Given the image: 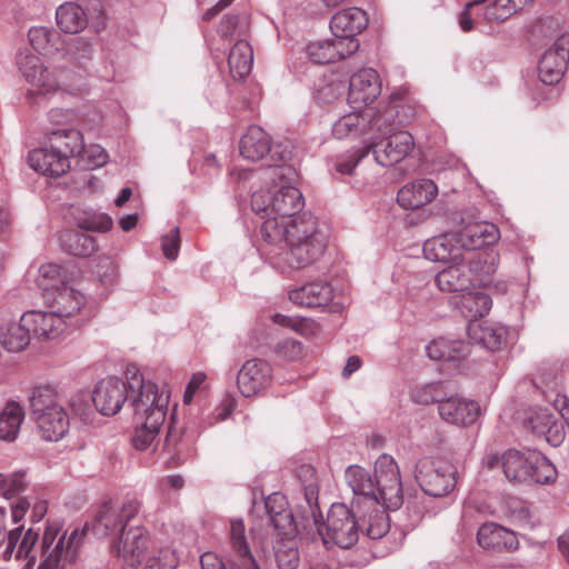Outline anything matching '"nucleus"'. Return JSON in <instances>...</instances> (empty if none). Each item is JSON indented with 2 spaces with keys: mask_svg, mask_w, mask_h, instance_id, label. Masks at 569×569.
I'll list each match as a JSON object with an SVG mask.
<instances>
[{
  "mask_svg": "<svg viewBox=\"0 0 569 569\" xmlns=\"http://www.w3.org/2000/svg\"><path fill=\"white\" fill-rule=\"evenodd\" d=\"M390 109L382 113L386 122L382 123L381 131H373L369 143L348 158L336 161L335 168L339 173L351 174L356 166L370 152L373 153L377 163L389 167L400 162L413 149V138L408 131L392 132V118L397 117L399 122L405 123L419 116L422 108L412 98L407 86H401L390 93Z\"/></svg>",
  "mask_w": 569,
  "mask_h": 569,
  "instance_id": "obj_1",
  "label": "nucleus"
},
{
  "mask_svg": "<svg viewBox=\"0 0 569 569\" xmlns=\"http://www.w3.org/2000/svg\"><path fill=\"white\" fill-rule=\"evenodd\" d=\"M260 233L266 243L283 250L278 256L291 269H303L315 263L326 249L318 220L309 212L296 214L282 223L262 221Z\"/></svg>",
  "mask_w": 569,
  "mask_h": 569,
  "instance_id": "obj_2",
  "label": "nucleus"
},
{
  "mask_svg": "<svg viewBox=\"0 0 569 569\" xmlns=\"http://www.w3.org/2000/svg\"><path fill=\"white\" fill-rule=\"evenodd\" d=\"M284 170L279 166L270 169L267 173L268 188L254 191L251 197L252 210L263 221L286 222L303 207L302 193L286 181Z\"/></svg>",
  "mask_w": 569,
  "mask_h": 569,
  "instance_id": "obj_3",
  "label": "nucleus"
},
{
  "mask_svg": "<svg viewBox=\"0 0 569 569\" xmlns=\"http://www.w3.org/2000/svg\"><path fill=\"white\" fill-rule=\"evenodd\" d=\"M489 469L502 467L508 481L515 483H540L553 482L557 477L555 466L540 452L535 450L519 451L507 450L501 457L489 456L486 460Z\"/></svg>",
  "mask_w": 569,
  "mask_h": 569,
  "instance_id": "obj_4",
  "label": "nucleus"
},
{
  "mask_svg": "<svg viewBox=\"0 0 569 569\" xmlns=\"http://www.w3.org/2000/svg\"><path fill=\"white\" fill-rule=\"evenodd\" d=\"M61 530L60 522L48 523L41 543L42 561L38 569H60L64 563L77 559L84 536L83 531L74 529L68 536L67 531L61 532Z\"/></svg>",
  "mask_w": 569,
  "mask_h": 569,
  "instance_id": "obj_5",
  "label": "nucleus"
},
{
  "mask_svg": "<svg viewBox=\"0 0 569 569\" xmlns=\"http://www.w3.org/2000/svg\"><path fill=\"white\" fill-rule=\"evenodd\" d=\"M18 67L21 76L28 83L27 98L34 102L39 98H50L62 90L59 73L50 69L42 59L32 53H20Z\"/></svg>",
  "mask_w": 569,
  "mask_h": 569,
  "instance_id": "obj_6",
  "label": "nucleus"
},
{
  "mask_svg": "<svg viewBox=\"0 0 569 569\" xmlns=\"http://www.w3.org/2000/svg\"><path fill=\"white\" fill-rule=\"evenodd\" d=\"M129 400L137 419H147L153 411L161 409L167 416L170 392L166 388L159 391L156 383L146 381L137 370H127Z\"/></svg>",
  "mask_w": 569,
  "mask_h": 569,
  "instance_id": "obj_7",
  "label": "nucleus"
},
{
  "mask_svg": "<svg viewBox=\"0 0 569 569\" xmlns=\"http://www.w3.org/2000/svg\"><path fill=\"white\" fill-rule=\"evenodd\" d=\"M490 256L485 253H469L465 254L458 261H452L450 264L438 272L436 283L441 291L457 292L463 291L472 283L473 276L477 273H490L491 267L487 264Z\"/></svg>",
  "mask_w": 569,
  "mask_h": 569,
  "instance_id": "obj_8",
  "label": "nucleus"
},
{
  "mask_svg": "<svg viewBox=\"0 0 569 569\" xmlns=\"http://www.w3.org/2000/svg\"><path fill=\"white\" fill-rule=\"evenodd\" d=\"M456 467L446 459H421L416 469V479L429 496L442 497L456 486Z\"/></svg>",
  "mask_w": 569,
  "mask_h": 569,
  "instance_id": "obj_9",
  "label": "nucleus"
},
{
  "mask_svg": "<svg viewBox=\"0 0 569 569\" xmlns=\"http://www.w3.org/2000/svg\"><path fill=\"white\" fill-rule=\"evenodd\" d=\"M326 531L319 528L325 545H336L348 549L359 538L358 522L356 515L345 503H333L328 512L327 521L323 525Z\"/></svg>",
  "mask_w": 569,
  "mask_h": 569,
  "instance_id": "obj_10",
  "label": "nucleus"
},
{
  "mask_svg": "<svg viewBox=\"0 0 569 569\" xmlns=\"http://www.w3.org/2000/svg\"><path fill=\"white\" fill-rule=\"evenodd\" d=\"M375 487L378 503L398 509L403 501L400 471L396 460L389 455H381L375 462Z\"/></svg>",
  "mask_w": 569,
  "mask_h": 569,
  "instance_id": "obj_11",
  "label": "nucleus"
},
{
  "mask_svg": "<svg viewBox=\"0 0 569 569\" xmlns=\"http://www.w3.org/2000/svg\"><path fill=\"white\" fill-rule=\"evenodd\" d=\"M456 243L459 244L462 254L485 253L490 256L486 267L495 270V254L491 251H481L483 247L493 244L499 238V231L493 223L486 221L468 222L458 233H453ZM485 266V263H481Z\"/></svg>",
  "mask_w": 569,
  "mask_h": 569,
  "instance_id": "obj_12",
  "label": "nucleus"
},
{
  "mask_svg": "<svg viewBox=\"0 0 569 569\" xmlns=\"http://www.w3.org/2000/svg\"><path fill=\"white\" fill-rule=\"evenodd\" d=\"M230 546L237 557L231 569H259L249 550L246 527L241 519L230 521ZM200 561L202 569H226L222 560L212 552L203 553Z\"/></svg>",
  "mask_w": 569,
  "mask_h": 569,
  "instance_id": "obj_13",
  "label": "nucleus"
},
{
  "mask_svg": "<svg viewBox=\"0 0 569 569\" xmlns=\"http://www.w3.org/2000/svg\"><path fill=\"white\" fill-rule=\"evenodd\" d=\"M382 122H386L382 112L367 108L362 112H352L339 118L332 126V134L336 139L357 138L373 131H381Z\"/></svg>",
  "mask_w": 569,
  "mask_h": 569,
  "instance_id": "obj_14",
  "label": "nucleus"
},
{
  "mask_svg": "<svg viewBox=\"0 0 569 569\" xmlns=\"http://www.w3.org/2000/svg\"><path fill=\"white\" fill-rule=\"evenodd\" d=\"M129 399V382L114 377H108L98 382L93 390L92 402L101 415H117L126 400Z\"/></svg>",
  "mask_w": 569,
  "mask_h": 569,
  "instance_id": "obj_15",
  "label": "nucleus"
},
{
  "mask_svg": "<svg viewBox=\"0 0 569 569\" xmlns=\"http://www.w3.org/2000/svg\"><path fill=\"white\" fill-rule=\"evenodd\" d=\"M47 308L58 315L64 322L77 316L86 305V296L74 287L62 282L52 284L46 299Z\"/></svg>",
  "mask_w": 569,
  "mask_h": 569,
  "instance_id": "obj_16",
  "label": "nucleus"
},
{
  "mask_svg": "<svg viewBox=\"0 0 569 569\" xmlns=\"http://www.w3.org/2000/svg\"><path fill=\"white\" fill-rule=\"evenodd\" d=\"M272 382V368L262 359L247 360L237 375V387L243 397L259 395Z\"/></svg>",
  "mask_w": 569,
  "mask_h": 569,
  "instance_id": "obj_17",
  "label": "nucleus"
},
{
  "mask_svg": "<svg viewBox=\"0 0 569 569\" xmlns=\"http://www.w3.org/2000/svg\"><path fill=\"white\" fill-rule=\"evenodd\" d=\"M569 60V34L559 37L542 56L539 63V77L546 84L558 83L567 69Z\"/></svg>",
  "mask_w": 569,
  "mask_h": 569,
  "instance_id": "obj_18",
  "label": "nucleus"
},
{
  "mask_svg": "<svg viewBox=\"0 0 569 569\" xmlns=\"http://www.w3.org/2000/svg\"><path fill=\"white\" fill-rule=\"evenodd\" d=\"M21 321L29 328L31 336L40 341L59 338L69 327L62 318L52 310H30L21 316Z\"/></svg>",
  "mask_w": 569,
  "mask_h": 569,
  "instance_id": "obj_19",
  "label": "nucleus"
},
{
  "mask_svg": "<svg viewBox=\"0 0 569 569\" xmlns=\"http://www.w3.org/2000/svg\"><path fill=\"white\" fill-rule=\"evenodd\" d=\"M381 93L379 74L372 68H363L351 76L348 100L353 108L369 106Z\"/></svg>",
  "mask_w": 569,
  "mask_h": 569,
  "instance_id": "obj_20",
  "label": "nucleus"
},
{
  "mask_svg": "<svg viewBox=\"0 0 569 569\" xmlns=\"http://www.w3.org/2000/svg\"><path fill=\"white\" fill-rule=\"evenodd\" d=\"M345 479L355 495L352 509L360 510L362 505H379L375 480L366 468L359 465L349 466L345 471Z\"/></svg>",
  "mask_w": 569,
  "mask_h": 569,
  "instance_id": "obj_21",
  "label": "nucleus"
},
{
  "mask_svg": "<svg viewBox=\"0 0 569 569\" xmlns=\"http://www.w3.org/2000/svg\"><path fill=\"white\" fill-rule=\"evenodd\" d=\"M150 545V536L141 526L122 528L117 542V552L130 566L141 563Z\"/></svg>",
  "mask_w": 569,
  "mask_h": 569,
  "instance_id": "obj_22",
  "label": "nucleus"
},
{
  "mask_svg": "<svg viewBox=\"0 0 569 569\" xmlns=\"http://www.w3.org/2000/svg\"><path fill=\"white\" fill-rule=\"evenodd\" d=\"M438 411L446 422L455 426L472 425L481 413L477 401L460 397H445L438 406Z\"/></svg>",
  "mask_w": 569,
  "mask_h": 569,
  "instance_id": "obj_23",
  "label": "nucleus"
},
{
  "mask_svg": "<svg viewBox=\"0 0 569 569\" xmlns=\"http://www.w3.org/2000/svg\"><path fill=\"white\" fill-rule=\"evenodd\" d=\"M39 539V533L31 528L24 531L23 526H19L10 530L2 542L6 545L3 550V558L10 560L12 557L16 559H28V565L36 561V556L32 555L33 548Z\"/></svg>",
  "mask_w": 569,
  "mask_h": 569,
  "instance_id": "obj_24",
  "label": "nucleus"
},
{
  "mask_svg": "<svg viewBox=\"0 0 569 569\" xmlns=\"http://www.w3.org/2000/svg\"><path fill=\"white\" fill-rule=\"evenodd\" d=\"M531 431L543 437L553 447L559 446L565 439L563 422L548 408L537 409L528 420Z\"/></svg>",
  "mask_w": 569,
  "mask_h": 569,
  "instance_id": "obj_25",
  "label": "nucleus"
},
{
  "mask_svg": "<svg viewBox=\"0 0 569 569\" xmlns=\"http://www.w3.org/2000/svg\"><path fill=\"white\" fill-rule=\"evenodd\" d=\"M30 413L32 418L46 417L54 411H63V399L60 392L49 383L34 386L28 397Z\"/></svg>",
  "mask_w": 569,
  "mask_h": 569,
  "instance_id": "obj_26",
  "label": "nucleus"
},
{
  "mask_svg": "<svg viewBox=\"0 0 569 569\" xmlns=\"http://www.w3.org/2000/svg\"><path fill=\"white\" fill-rule=\"evenodd\" d=\"M30 413L32 418L46 417L54 411H63V399L60 392L49 383L34 386L28 397Z\"/></svg>",
  "mask_w": 569,
  "mask_h": 569,
  "instance_id": "obj_27",
  "label": "nucleus"
},
{
  "mask_svg": "<svg viewBox=\"0 0 569 569\" xmlns=\"http://www.w3.org/2000/svg\"><path fill=\"white\" fill-rule=\"evenodd\" d=\"M289 299L300 307L327 308L333 300V290L328 282L316 281L291 290Z\"/></svg>",
  "mask_w": 569,
  "mask_h": 569,
  "instance_id": "obj_28",
  "label": "nucleus"
},
{
  "mask_svg": "<svg viewBox=\"0 0 569 569\" xmlns=\"http://www.w3.org/2000/svg\"><path fill=\"white\" fill-rule=\"evenodd\" d=\"M438 193V188L429 179H420L403 186L397 196L400 207L406 210L419 209L431 202Z\"/></svg>",
  "mask_w": 569,
  "mask_h": 569,
  "instance_id": "obj_29",
  "label": "nucleus"
},
{
  "mask_svg": "<svg viewBox=\"0 0 569 569\" xmlns=\"http://www.w3.org/2000/svg\"><path fill=\"white\" fill-rule=\"evenodd\" d=\"M368 24L366 11L351 7L337 12L330 21L335 37L356 38Z\"/></svg>",
  "mask_w": 569,
  "mask_h": 569,
  "instance_id": "obj_30",
  "label": "nucleus"
},
{
  "mask_svg": "<svg viewBox=\"0 0 569 569\" xmlns=\"http://www.w3.org/2000/svg\"><path fill=\"white\" fill-rule=\"evenodd\" d=\"M28 160L33 170L47 176L59 177L70 168V161L53 150L51 146L32 150Z\"/></svg>",
  "mask_w": 569,
  "mask_h": 569,
  "instance_id": "obj_31",
  "label": "nucleus"
},
{
  "mask_svg": "<svg viewBox=\"0 0 569 569\" xmlns=\"http://www.w3.org/2000/svg\"><path fill=\"white\" fill-rule=\"evenodd\" d=\"M423 253L432 261L452 262L458 261L462 254L459 244L456 243L455 234H442L425 242Z\"/></svg>",
  "mask_w": 569,
  "mask_h": 569,
  "instance_id": "obj_32",
  "label": "nucleus"
},
{
  "mask_svg": "<svg viewBox=\"0 0 569 569\" xmlns=\"http://www.w3.org/2000/svg\"><path fill=\"white\" fill-rule=\"evenodd\" d=\"M271 149L269 134L260 127L251 126L240 140V153L250 161L261 160Z\"/></svg>",
  "mask_w": 569,
  "mask_h": 569,
  "instance_id": "obj_33",
  "label": "nucleus"
},
{
  "mask_svg": "<svg viewBox=\"0 0 569 569\" xmlns=\"http://www.w3.org/2000/svg\"><path fill=\"white\" fill-rule=\"evenodd\" d=\"M49 146L58 151L68 161L71 157L83 153L84 142L82 133L76 129H58L53 130L49 136Z\"/></svg>",
  "mask_w": 569,
  "mask_h": 569,
  "instance_id": "obj_34",
  "label": "nucleus"
},
{
  "mask_svg": "<svg viewBox=\"0 0 569 569\" xmlns=\"http://www.w3.org/2000/svg\"><path fill=\"white\" fill-rule=\"evenodd\" d=\"M38 435L46 441H59L68 432L70 421L66 410L54 411L49 416L33 418Z\"/></svg>",
  "mask_w": 569,
  "mask_h": 569,
  "instance_id": "obj_35",
  "label": "nucleus"
},
{
  "mask_svg": "<svg viewBox=\"0 0 569 569\" xmlns=\"http://www.w3.org/2000/svg\"><path fill=\"white\" fill-rule=\"evenodd\" d=\"M57 24L66 33H79L88 24V17L81 6L76 2H64L57 8Z\"/></svg>",
  "mask_w": 569,
  "mask_h": 569,
  "instance_id": "obj_36",
  "label": "nucleus"
},
{
  "mask_svg": "<svg viewBox=\"0 0 569 569\" xmlns=\"http://www.w3.org/2000/svg\"><path fill=\"white\" fill-rule=\"evenodd\" d=\"M387 510L391 509L387 508L383 503L377 506L362 505V508L357 510L361 513L363 525H367L366 533L371 539L382 538L389 531L390 525Z\"/></svg>",
  "mask_w": 569,
  "mask_h": 569,
  "instance_id": "obj_37",
  "label": "nucleus"
},
{
  "mask_svg": "<svg viewBox=\"0 0 569 569\" xmlns=\"http://www.w3.org/2000/svg\"><path fill=\"white\" fill-rule=\"evenodd\" d=\"M468 335L471 340L487 349H498L506 336V329L487 320L473 321L468 325Z\"/></svg>",
  "mask_w": 569,
  "mask_h": 569,
  "instance_id": "obj_38",
  "label": "nucleus"
},
{
  "mask_svg": "<svg viewBox=\"0 0 569 569\" xmlns=\"http://www.w3.org/2000/svg\"><path fill=\"white\" fill-rule=\"evenodd\" d=\"M26 411L18 401H8L0 411V439L11 442L19 435Z\"/></svg>",
  "mask_w": 569,
  "mask_h": 569,
  "instance_id": "obj_39",
  "label": "nucleus"
},
{
  "mask_svg": "<svg viewBox=\"0 0 569 569\" xmlns=\"http://www.w3.org/2000/svg\"><path fill=\"white\" fill-rule=\"evenodd\" d=\"M253 50L246 40H239L230 49L228 57V66L231 77L234 80L244 79L252 69Z\"/></svg>",
  "mask_w": 569,
  "mask_h": 569,
  "instance_id": "obj_40",
  "label": "nucleus"
},
{
  "mask_svg": "<svg viewBox=\"0 0 569 569\" xmlns=\"http://www.w3.org/2000/svg\"><path fill=\"white\" fill-rule=\"evenodd\" d=\"M456 306L460 313L471 323L489 312L491 309V298L481 291H469L460 297Z\"/></svg>",
  "mask_w": 569,
  "mask_h": 569,
  "instance_id": "obj_41",
  "label": "nucleus"
},
{
  "mask_svg": "<svg viewBox=\"0 0 569 569\" xmlns=\"http://www.w3.org/2000/svg\"><path fill=\"white\" fill-rule=\"evenodd\" d=\"M427 356L436 361L460 360L468 353V345L459 340L439 338L431 341L427 348Z\"/></svg>",
  "mask_w": 569,
  "mask_h": 569,
  "instance_id": "obj_42",
  "label": "nucleus"
},
{
  "mask_svg": "<svg viewBox=\"0 0 569 569\" xmlns=\"http://www.w3.org/2000/svg\"><path fill=\"white\" fill-rule=\"evenodd\" d=\"M141 426L136 429L132 445L138 450L149 448L159 435L166 418L161 409H157L147 419H137Z\"/></svg>",
  "mask_w": 569,
  "mask_h": 569,
  "instance_id": "obj_43",
  "label": "nucleus"
},
{
  "mask_svg": "<svg viewBox=\"0 0 569 569\" xmlns=\"http://www.w3.org/2000/svg\"><path fill=\"white\" fill-rule=\"evenodd\" d=\"M31 332L29 328L22 323H4L0 327V345L8 351L19 352L30 343Z\"/></svg>",
  "mask_w": 569,
  "mask_h": 569,
  "instance_id": "obj_44",
  "label": "nucleus"
},
{
  "mask_svg": "<svg viewBox=\"0 0 569 569\" xmlns=\"http://www.w3.org/2000/svg\"><path fill=\"white\" fill-rule=\"evenodd\" d=\"M60 239L62 248L76 257H89L97 250L96 239L82 232L67 230Z\"/></svg>",
  "mask_w": 569,
  "mask_h": 569,
  "instance_id": "obj_45",
  "label": "nucleus"
},
{
  "mask_svg": "<svg viewBox=\"0 0 569 569\" xmlns=\"http://www.w3.org/2000/svg\"><path fill=\"white\" fill-rule=\"evenodd\" d=\"M531 0H488L485 2L483 16L489 22L505 21Z\"/></svg>",
  "mask_w": 569,
  "mask_h": 569,
  "instance_id": "obj_46",
  "label": "nucleus"
},
{
  "mask_svg": "<svg viewBox=\"0 0 569 569\" xmlns=\"http://www.w3.org/2000/svg\"><path fill=\"white\" fill-rule=\"evenodd\" d=\"M513 539L512 535L501 526L486 523L478 530V542L483 549H501Z\"/></svg>",
  "mask_w": 569,
  "mask_h": 569,
  "instance_id": "obj_47",
  "label": "nucleus"
},
{
  "mask_svg": "<svg viewBox=\"0 0 569 569\" xmlns=\"http://www.w3.org/2000/svg\"><path fill=\"white\" fill-rule=\"evenodd\" d=\"M563 372L562 362H545L538 369L535 383L545 390H556L563 381Z\"/></svg>",
  "mask_w": 569,
  "mask_h": 569,
  "instance_id": "obj_48",
  "label": "nucleus"
},
{
  "mask_svg": "<svg viewBox=\"0 0 569 569\" xmlns=\"http://www.w3.org/2000/svg\"><path fill=\"white\" fill-rule=\"evenodd\" d=\"M29 41L31 46L41 53H51L53 49H58L56 40L60 39V34L46 27H33L29 30Z\"/></svg>",
  "mask_w": 569,
  "mask_h": 569,
  "instance_id": "obj_49",
  "label": "nucleus"
},
{
  "mask_svg": "<svg viewBox=\"0 0 569 569\" xmlns=\"http://www.w3.org/2000/svg\"><path fill=\"white\" fill-rule=\"evenodd\" d=\"M274 549L279 569H296L298 567L299 552L293 538L281 539Z\"/></svg>",
  "mask_w": 569,
  "mask_h": 569,
  "instance_id": "obj_50",
  "label": "nucleus"
},
{
  "mask_svg": "<svg viewBox=\"0 0 569 569\" xmlns=\"http://www.w3.org/2000/svg\"><path fill=\"white\" fill-rule=\"evenodd\" d=\"M307 53L310 60L318 64L339 61L338 52L335 51L331 39L311 42L307 47Z\"/></svg>",
  "mask_w": 569,
  "mask_h": 569,
  "instance_id": "obj_51",
  "label": "nucleus"
},
{
  "mask_svg": "<svg viewBox=\"0 0 569 569\" xmlns=\"http://www.w3.org/2000/svg\"><path fill=\"white\" fill-rule=\"evenodd\" d=\"M445 397L446 392L443 391V385L441 382L429 383L416 388L411 392L412 400L419 405H430L437 402L439 406L440 401L443 400Z\"/></svg>",
  "mask_w": 569,
  "mask_h": 569,
  "instance_id": "obj_52",
  "label": "nucleus"
},
{
  "mask_svg": "<svg viewBox=\"0 0 569 569\" xmlns=\"http://www.w3.org/2000/svg\"><path fill=\"white\" fill-rule=\"evenodd\" d=\"M122 528H126V526H123L122 520H120L118 511L109 506H104L96 520L97 532L104 535L112 533L117 530L122 532Z\"/></svg>",
  "mask_w": 569,
  "mask_h": 569,
  "instance_id": "obj_53",
  "label": "nucleus"
},
{
  "mask_svg": "<svg viewBox=\"0 0 569 569\" xmlns=\"http://www.w3.org/2000/svg\"><path fill=\"white\" fill-rule=\"evenodd\" d=\"M27 488L26 473L22 471L13 472L10 476L0 473V493L6 498H11Z\"/></svg>",
  "mask_w": 569,
  "mask_h": 569,
  "instance_id": "obj_54",
  "label": "nucleus"
},
{
  "mask_svg": "<svg viewBox=\"0 0 569 569\" xmlns=\"http://www.w3.org/2000/svg\"><path fill=\"white\" fill-rule=\"evenodd\" d=\"M79 228L88 231L106 232L112 227V219L106 213L89 212L78 218Z\"/></svg>",
  "mask_w": 569,
  "mask_h": 569,
  "instance_id": "obj_55",
  "label": "nucleus"
},
{
  "mask_svg": "<svg viewBox=\"0 0 569 569\" xmlns=\"http://www.w3.org/2000/svg\"><path fill=\"white\" fill-rule=\"evenodd\" d=\"M178 557L170 548H161L148 558L144 569H176Z\"/></svg>",
  "mask_w": 569,
  "mask_h": 569,
  "instance_id": "obj_56",
  "label": "nucleus"
},
{
  "mask_svg": "<svg viewBox=\"0 0 569 569\" xmlns=\"http://www.w3.org/2000/svg\"><path fill=\"white\" fill-rule=\"evenodd\" d=\"M269 519L273 525L274 530L278 531L281 539L293 538L296 526L293 522V516L288 509L286 511H279L278 513L270 515Z\"/></svg>",
  "mask_w": 569,
  "mask_h": 569,
  "instance_id": "obj_57",
  "label": "nucleus"
},
{
  "mask_svg": "<svg viewBox=\"0 0 569 569\" xmlns=\"http://www.w3.org/2000/svg\"><path fill=\"white\" fill-rule=\"evenodd\" d=\"M66 270L63 267L56 263H48L40 268V274L43 281L40 283L47 290H51L52 284H60L66 282L64 277Z\"/></svg>",
  "mask_w": 569,
  "mask_h": 569,
  "instance_id": "obj_58",
  "label": "nucleus"
},
{
  "mask_svg": "<svg viewBox=\"0 0 569 569\" xmlns=\"http://www.w3.org/2000/svg\"><path fill=\"white\" fill-rule=\"evenodd\" d=\"M161 248L167 259L174 260L178 257L180 249V233L178 228L171 229L162 237Z\"/></svg>",
  "mask_w": 569,
  "mask_h": 569,
  "instance_id": "obj_59",
  "label": "nucleus"
},
{
  "mask_svg": "<svg viewBox=\"0 0 569 569\" xmlns=\"http://www.w3.org/2000/svg\"><path fill=\"white\" fill-rule=\"evenodd\" d=\"M335 51L338 52L339 60L346 59L353 54L359 49V41L357 38L350 37H335L331 39Z\"/></svg>",
  "mask_w": 569,
  "mask_h": 569,
  "instance_id": "obj_60",
  "label": "nucleus"
},
{
  "mask_svg": "<svg viewBox=\"0 0 569 569\" xmlns=\"http://www.w3.org/2000/svg\"><path fill=\"white\" fill-rule=\"evenodd\" d=\"M70 407L73 415L81 421L86 423L92 422L94 412L90 403L82 396L73 397L70 401Z\"/></svg>",
  "mask_w": 569,
  "mask_h": 569,
  "instance_id": "obj_61",
  "label": "nucleus"
},
{
  "mask_svg": "<svg viewBox=\"0 0 569 569\" xmlns=\"http://www.w3.org/2000/svg\"><path fill=\"white\" fill-rule=\"evenodd\" d=\"M301 342L292 339H287L280 342L277 347V353L283 358L298 359L302 355Z\"/></svg>",
  "mask_w": 569,
  "mask_h": 569,
  "instance_id": "obj_62",
  "label": "nucleus"
},
{
  "mask_svg": "<svg viewBox=\"0 0 569 569\" xmlns=\"http://www.w3.org/2000/svg\"><path fill=\"white\" fill-rule=\"evenodd\" d=\"M87 156L88 164L91 168H98L107 163L108 153L100 146H91L83 151Z\"/></svg>",
  "mask_w": 569,
  "mask_h": 569,
  "instance_id": "obj_63",
  "label": "nucleus"
},
{
  "mask_svg": "<svg viewBox=\"0 0 569 569\" xmlns=\"http://www.w3.org/2000/svg\"><path fill=\"white\" fill-rule=\"evenodd\" d=\"M206 379L207 376L203 372H196L192 375L183 395V402L186 405L192 401L193 396L200 389L201 385L206 381Z\"/></svg>",
  "mask_w": 569,
  "mask_h": 569,
  "instance_id": "obj_64",
  "label": "nucleus"
}]
</instances>
